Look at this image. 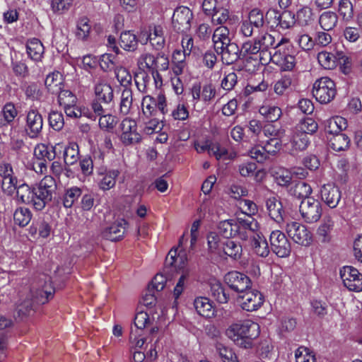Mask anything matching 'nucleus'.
Listing matches in <instances>:
<instances>
[{
    "label": "nucleus",
    "instance_id": "f257e3e1",
    "mask_svg": "<svg viewBox=\"0 0 362 362\" xmlns=\"http://www.w3.org/2000/svg\"><path fill=\"white\" fill-rule=\"evenodd\" d=\"M260 327L250 319L238 320L231 324L226 331V336L238 346L249 349L253 341L259 337Z\"/></svg>",
    "mask_w": 362,
    "mask_h": 362
},
{
    "label": "nucleus",
    "instance_id": "f03ea898",
    "mask_svg": "<svg viewBox=\"0 0 362 362\" xmlns=\"http://www.w3.org/2000/svg\"><path fill=\"white\" fill-rule=\"evenodd\" d=\"M270 62L277 65L284 71H291L296 65L295 57L283 44L279 46L273 53H267V56L263 59L262 64H267Z\"/></svg>",
    "mask_w": 362,
    "mask_h": 362
},
{
    "label": "nucleus",
    "instance_id": "7ed1b4c3",
    "mask_svg": "<svg viewBox=\"0 0 362 362\" xmlns=\"http://www.w3.org/2000/svg\"><path fill=\"white\" fill-rule=\"evenodd\" d=\"M337 93L334 82L328 77L317 79L313 86V95L320 103H328Z\"/></svg>",
    "mask_w": 362,
    "mask_h": 362
},
{
    "label": "nucleus",
    "instance_id": "20e7f679",
    "mask_svg": "<svg viewBox=\"0 0 362 362\" xmlns=\"http://www.w3.org/2000/svg\"><path fill=\"white\" fill-rule=\"evenodd\" d=\"M299 211L305 222L313 223L321 218L322 209L321 204L317 199L310 197L301 201Z\"/></svg>",
    "mask_w": 362,
    "mask_h": 362
},
{
    "label": "nucleus",
    "instance_id": "39448f33",
    "mask_svg": "<svg viewBox=\"0 0 362 362\" xmlns=\"http://www.w3.org/2000/svg\"><path fill=\"white\" fill-rule=\"evenodd\" d=\"M43 119L42 115L34 105L25 111V131L30 139L37 138L42 132Z\"/></svg>",
    "mask_w": 362,
    "mask_h": 362
},
{
    "label": "nucleus",
    "instance_id": "423d86ee",
    "mask_svg": "<svg viewBox=\"0 0 362 362\" xmlns=\"http://www.w3.org/2000/svg\"><path fill=\"white\" fill-rule=\"evenodd\" d=\"M288 235L296 243L309 246L313 242V235L308 228L298 222L291 221L286 224Z\"/></svg>",
    "mask_w": 362,
    "mask_h": 362
},
{
    "label": "nucleus",
    "instance_id": "0eeeda50",
    "mask_svg": "<svg viewBox=\"0 0 362 362\" xmlns=\"http://www.w3.org/2000/svg\"><path fill=\"white\" fill-rule=\"evenodd\" d=\"M271 250L279 257L289 256L291 247L286 235L279 230H273L269 235Z\"/></svg>",
    "mask_w": 362,
    "mask_h": 362
},
{
    "label": "nucleus",
    "instance_id": "6e6552de",
    "mask_svg": "<svg viewBox=\"0 0 362 362\" xmlns=\"http://www.w3.org/2000/svg\"><path fill=\"white\" fill-rule=\"evenodd\" d=\"M121 134L119 139L125 146L136 144L141 141V136L137 131V124L135 120L129 118L124 119L119 124Z\"/></svg>",
    "mask_w": 362,
    "mask_h": 362
},
{
    "label": "nucleus",
    "instance_id": "1a4fd4ad",
    "mask_svg": "<svg viewBox=\"0 0 362 362\" xmlns=\"http://www.w3.org/2000/svg\"><path fill=\"white\" fill-rule=\"evenodd\" d=\"M235 236L246 240L250 238H253L258 233L259 224L252 216H247L245 218H238L235 220Z\"/></svg>",
    "mask_w": 362,
    "mask_h": 362
},
{
    "label": "nucleus",
    "instance_id": "9d476101",
    "mask_svg": "<svg viewBox=\"0 0 362 362\" xmlns=\"http://www.w3.org/2000/svg\"><path fill=\"white\" fill-rule=\"evenodd\" d=\"M193 14L187 6H179L175 9L172 17L173 29L177 33H185L191 28Z\"/></svg>",
    "mask_w": 362,
    "mask_h": 362
},
{
    "label": "nucleus",
    "instance_id": "9b49d317",
    "mask_svg": "<svg viewBox=\"0 0 362 362\" xmlns=\"http://www.w3.org/2000/svg\"><path fill=\"white\" fill-rule=\"evenodd\" d=\"M340 276L345 287L349 291H362V274L351 266H344L340 269Z\"/></svg>",
    "mask_w": 362,
    "mask_h": 362
},
{
    "label": "nucleus",
    "instance_id": "f8f14e48",
    "mask_svg": "<svg viewBox=\"0 0 362 362\" xmlns=\"http://www.w3.org/2000/svg\"><path fill=\"white\" fill-rule=\"evenodd\" d=\"M241 308L248 312L258 310L264 303V296L256 289L249 288L238 295Z\"/></svg>",
    "mask_w": 362,
    "mask_h": 362
},
{
    "label": "nucleus",
    "instance_id": "ddd939ff",
    "mask_svg": "<svg viewBox=\"0 0 362 362\" xmlns=\"http://www.w3.org/2000/svg\"><path fill=\"white\" fill-rule=\"evenodd\" d=\"M224 280L229 288L237 292L238 295L251 288L250 279L245 274L237 271L227 273L224 276Z\"/></svg>",
    "mask_w": 362,
    "mask_h": 362
},
{
    "label": "nucleus",
    "instance_id": "4468645a",
    "mask_svg": "<svg viewBox=\"0 0 362 362\" xmlns=\"http://www.w3.org/2000/svg\"><path fill=\"white\" fill-rule=\"evenodd\" d=\"M256 39L258 46L260 47L261 49L260 63L262 64L263 59L267 56V53H273V52L270 50L271 49L274 52L279 46H281L284 42L288 41L286 39L282 37L278 42H276L274 36L268 33L260 35L256 37Z\"/></svg>",
    "mask_w": 362,
    "mask_h": 362
},
{
    "label": "nucleus",
    "instance_id": "2eb2a0df",
    "mask_svg": "<svg viewBox=\"0 0 362 362\" xmlns=\"http://www.w3.org/2000/svg\"><path fill=\"white\" fill-rule=\"evenodd\" d=\"M146 38L144 40V44L150 42L151 45L156 50H161L165 45V30L160 25H151L148 27V30L146 33Z\"/></svg>",
    "mask_w": 362,
    "mask_h": 362
},
{
    "label": "nucleus",
    "instance_id": "dca6fc26",
    "mask_svg": "<svg viewBox=\"0 0 362 362\" xmlns=\"http://www.w3.org/2000/svg\"><path fill=\"white\" fill-rule=\"evenodd\" d=\"M265 18L268 23H270V19L274 18V24L283 29L291 28L295 23V16L289 11H284L279 14L276 10L269 9L266 13Z\"/></svg>",
    "mask_w": 362,
    "mask_h": 362
},
{
    "label": "nucleus",
    "instance_id": "f3484780",
    "mask_svg": "<svg viewBox=\"0 0 362 362\" xmlns=\"http://www.w3.org/2000/svg\"><path fill=\"white\" fill-rule=\"evenodd\" d=\"M166 262L175 268L178 267L182 270V274L178 279L176 285L180 286H185L187 277L189 276V269H185V264L187 262V257L185 255H180V254L177 256V250H170L167 258Z\"/></svg>",
    "mask_w": 362,
    "mask_h": 362
},
{
    "label": "nucleus",
    "instance_id": "a211bd4d",
    "mask_svg": "<svg viewBox=\"0 0 362 362\" xmlns=\"http://www.w3.org/2000/svg\"><path fill=\"white\" fill-rule=\"evenodd\" d=\"M95 99L100 100L105 105H109L113 100L114 93L110 84L105 79L98 78L94 83Z\"/></svg>",
    "mask_w": 362,
    "mask_h": 362
},
{
    "label": "nucleus",
    "instance_id": "6ab92c4d",
    "mask_svg": "<svg viewBox=\"0 0 362 362\" xmlns=\"http://www.w3.org/2000/svg\"><path fill=\"white\" fill-rule=\"evenodd\" d=\"M54 288L49 278H46L39 288L33 291V300L38 304H45L54 297Z\"/></svg>",
    "mask_w": 362,
    "mask_h": 362
},
{
    "label": "nucleus",
    "instance_id": "aec40b11",
    "mask_svg": "<svg viewBox=\"0 0 362 362\" xmlns=\"http://www.w3.org/2000/svg\"><path fill=\"white\" fill-rule=\"evenodd\" d=\"M98 175L101 176L98 181V187L103 191L113 188L116 184V179L119 175L117 169L107 170L102 167L97 170Z\"/></svg>",
    "mask_w": 362,
    "mask_h": 362
},
{
    "label": "nucleus",
    "instance_id": "412c9836",
    "mask_svg": "<svg viewBox=\"0 0 362 362\" xmlns=\"http://www.w3.org/2000/svg\"><path fill=\"white\" fill-rule=\"evenodd\" d=\"M221 56L222 62L226 64H232L241 59L240 49L235 42H230L219 49L216 50Z\"/></svg>",
    "mask_w": 362,
    "mask_h": 362
},
{
    "label": "nucleus",
    "instance_id": "4be33fe9",
    "mask_svg": "<svg viewBox=\"0 0 362 362\" xmlns=\"http://www.w3.org/2000/svg\"><path fill=\"white\" fill-rule=\"evenodd\" d=\"M321 198L330 208H335L341 199V192L338 187L333 185H325L320 189Z\"/></svg>",
    "mask_w": 362,
    "mask_h": 362
},
{
    "label": "nucleus",
    "instance_id": "5701e85b",
    "mask_svg": "<svg viewBox=\"0 0 362 362\" xmlns=\"http://www.w3.org/2000/svg\"><path fill=\"white\" fill-rule=\"evenodd\" d=\"M127 222L124 219H119L106 228L102 233L103 238L111 241H117L123 237Z\"/></svg>",
    "mask_w": 362,
    "mask_h": 362
},
{
    "label": "nucleus",
    "instance_id": "b1692460",
    "mask_svg": "<svg viewBox=\"0 0 362 362\" xmlns=\"http://www.w3.org/2000/svg\"><path fill=\"white\" fill-rule=\"evenodd\" d=\"M289 136L292 153L305 150L310 144L308 135L297 131L295 128L291 132Z\"/></svg>",
    "mask_w": 362,
    "mask_h": 362
},
{
    "label": "nucleus",
    "instance_id": "393cba45",
    "mask_svg": "<svg viewBox=\"0 0 362 362\" xmlns=\"http://www.w3.org/2000/svg\"><path fill=\"white\" fill-rule=\"evenodd\" d=\"M56 156V146L52 145L38 144L34 148L33 156L38 160L52 161L55 159Z\"/></svg>",
    "mask_w": 362,
    "mask_h": 362
},
{
    "label": "nucleus",
    "instance_id": "a878e982",
    "mask_svg": "<svg viewBox=\"0 0 362 362\" xmlns=\"http://www.w3.org/2000/svg\"><path fill=\"white\" fill-rule=\"evenodd\" d=\"M334 227V221L330 215L325 216L317 230V235L322 243L331 240V232Z\"/></svg>",
    "mask_w": 362,
    "mask_h": 362
},
{
    "label": "nucleus",
    "instance_id": "bb28decb",
    "mask_svg": "<svg viewBox=\"0 0 362 362\" xmlns=\"http://www.w3.org/2000/svg\"><path fill=\"white\" fill-rule=\"evenodd\" d=\"M241 57L251 58L260 62L261 49L258 46L257 39L245 42L240 49Z\"/></svg>",
    "mask_w": 362,
    "mask_h": 362
},
{
    "label": "nucleus",
    "instance_id": "cd10ccee",
    "mask_svg": "<svg viewBox=\"0 0 362 362\" xmlns=\"http://www.w3.org/2000/svg\"><path fill=\"white\" fill-rule=\"evenodd\" d=\"M293 76L285 74L274 82V91L278 95H286L293 90Z\"/></svg>",
    "mask_w": 362,
    "mask_h": 362
},
{
    "label": "nucleus",
    "instance_id": "c85d7f7f",
    "mask_svg": "<svg viewBox=\"0 0 362 362\" xmlns=\"http://www.w3.org/2000/svg\"><path fill=\"white\" fill-rule=\"evenodd\" d=\"M52 199V196L45 192V191L38 186H35L33 189L32 201L30 202L29 204L32 205L36 210L41 211Z\"/></svg>",
    "mask_w": 362,
    "mask_h": 362
},
{
    "label": "nucleus",
    "instance_id": "c756f323",
    "mask_svg": "<svg viewBox=\"0 0 362 362\" xmlns=\"http://www.w3.org/2000/svg\"><path fill=\"white\" fill-rule=\"evenodd\" d=\"M266 206L269 216L276 223L284 220L283 206L280 201L275 197L269 198L266 202Z\"/></svg>",
    "mask_w": 362,
    "mask_h": 362
},
{
    "label": "nucleus",
    "instance_id": "7c9ffc66",
    "mask_svg": "<svg viewBox=\"0 0 362 362\" xmlns=\"http://www.w3.org/2000/svg\"><path fill=\"white\" fill-rule=\"evenodd\" d=\"M229 33V29L223 25L219 26L214 30L212 35V41L215 51L231 42Z\"/></svg>",
    "mask_w": 362,
    "mask_h": 362
},
{
    "label": "nucleus",
    "instance_id": "2f4dec72",
    "mask_svg": "<svg viewBox=\"0 0 362 362\" xmlns=\"http://www.w3.org/2000/svg\"><path fill=\"white\" fill-rule=\"evenodd\" d=\"M225 240V238H221L216 233L210 232L207 235L209 252L221 257L223 255Z\"/></svg>",
    "mask_w": 362,
    "mask_h": 362
},
{
    "label": "nucleus",
    "instance_id": "473e14b6",
    "mask_svg": "<svg viewBox=\"0 0 362 362\" xmlns=\"http://www.w3.org/2000/svg\"><path fill=\"white\" fill-rule=\"evenodd\" d=\"M26 49L28 57L36 62L42 59L45 52L42 43L37 38H33L28 41Z\"/></svg>",
    "mask_w": 362,
    "mask_h": 362
},
{
    "label": "nucleus",
    "instance_id": "72a5a7b5",
    "mask_svg": "<svg viewBox=\"0 0 362 362\" xmlns=\"http://www.w3.org/2000/svg\"><path fill=\"white\" fill-rule=\"evenodd\" d=\"M252 246L254 252L259 257H266L270 252L267 239L260 233H256L253 236Z\"/></svg>",
    "mask_w": 362,
    "mask_h": 362
},
{
    "label": "nucleus",
    "instance_id": "f704fd0d",
    "mask_svg": "<svg viewBox=\"0 0 362 362\" xmlns=\"http://www.w3.org/2000/svg\"><path fill=\"white\" fill-rule=\"evenodd\" d=\"M141 111L139 115V119L156 117L158 111L156 105V98L150 95L144 96L141 102Z\"/></svg>",
    "mask_w": 362,
    "mask_h": 362
},
{
    "label": "nucleus",
    "instance_id": "c9c22d12",
    "mask_svg": "<svg viewBox=\"0 0 362 362\" xmlns=\"http://www.w3.org/2000/svg\"><path fill=\"white\" fill-rule=\"evenodd\" d=\"M347 127V121L345 118L337 116L327 121L325 124V132L334 136L337 134H341L342 130Z\"/></svg>",
    "mask_w": 362,
    "mask_h": 362
},
{
    "label": "nucleus",
    "instance_id": "e433bc0d",
    "mask_svg": "<svg viewBox=\"0 0 362 362\" xmlns=\"http://www.w3.org/2000/svg\"><path fill=\"white\" fill-rule=\"evenodd\" d=\"M45 84L48 91L52 94L59 92V90L64 86L62 74L59 71L48 74L45 78Z\"/></svg>",
    "mask_w": 362,
    "mask_h": 362
},
{
    "label": "nucleus",
    "instance_id": "4c0bfd02",
    "mask_svg": "<svg viewBox=\"0 0 362 362\" xmlns=\"http://www.w3.org/2000/svg\"><path fill=\"white\" fill-rule=\"evenodd\" d=\"M259 114L269 122L277 121L282 112L278 106L264 103L259 109Z\"/></svg>",
    "mask_w": 362,
    "mask_h": 362
},
{
    "label": "nucleus",
    "instance_id": "58836bf2",
    "mask_svg": "<svg viewBox=\"0 0 362 362\" xmlns=\"http://www.w3.org/2000/svg\"><path fill=\"white\" fill-rule=\"evenodd\" d=\"M181 49H175L172 56L173 71L176 76L182 74L186 67V57Z\"/></svg>",
    "mask_w": 362,
    "mask_h": 362
},
{
    "label": "nucleus",
    "instance_id": "ea45409f",
    "mask_svg": "<svg viewBox=\"0 0 362 362\" xmlns=\"http://www.w3.org/2000/svg\"><path fill=\"white\" fill-rule=\"evenodd\" d=\"M194 306L197 313L205 317H210L214 315L212 305L209 298L198 297L194 301Z\"/></svg>",
    "mask_w": 362,
    "mask_h": 362
},
{
    "label": "nucleus",
    "instance_id": "a19ab883",
    "mask_svg": "<svg viewBox=\"0 0 362 362\" xmlns=\"http://www.w3.org/2000/svg\"><path fill=\"white\" fill-rule=\"evenodd\" d=\"M289 193L298 199H307L310 198V195L312 193V188L304 181H299L295 183L291 187Z\"/></svg>",
    "mask_w": 362,
    "mask_h": 362
},
{
    "label": "nucleus",
    "instance_id": "79ce46f5",
    "mask_svg": "<svg viewBox=\"0 0 362 362\" xmlns=\"http://www.w3.org/2000/svg\"><path fill=\"white\" fill-rule=\"evenodd\" d=\"M242 245L231 239H226L223 250V255H226L233 259H238L242 255Z\"/></svg>",
    "mask_w": 362,
    "mask_h": 362
},
{
    "label": "nucleus",
    "instance_id": "37998d69",
    "mask_svg": "<svg viewBox=\"0 0 362 362\" xmlns=\"http://www.w3.org/2000/svg\"><path fill=\"white\" fill-rule=\"evenodd\" d=\"M337 13L329 11L323 12L319 18L320 27L327 31L332 30L337 25Z\"/></svg>",
    "mask_w": 362,
    "mask_h": 362
},
{
    "label": "nucleus",
    "instance_id": "c03bdc74",
    "mask_svg": "<svg viewBox=\"0 0 362 362\" xmlns=\"http://www.w3.org/2000/svg\"><path fill=\"white\" fill-rule=\"evenodd\" d=\"M79 159V148L74 142L69 143L64 151V160L67 165L75 164Z\"/></svg>",
    "mask_w": 362,
    "mask_h": 362
},
{
    "label": "nucleus",
    "instance_id": "a18cd8bd",
    "mask_svg": "<svg viewBox=\"0 0 362 362\" xmlns=\"http://www.w3.org/2000/svg\"><path fill=\"white\" fill-rule=\"evenodd\" d=\"M350 139L345 134H337L329 138V145L335 151L346 150L349 145Z\"/></svg>",
    "mask_w": 362,
    "mask_h": 362
},
{
    "label": "nucleus",
    "instance_id": "49530a36",
    "mask_svg": "<svg viewBox=\"0 0 362 362\" xmlns=\"http://www.w3.org/2000/svg\"><path fill=\"white\" fill-rule=\"evenodd\" d=\"M119 45L124 50L134 51L138 45L136 36L131 31L122 32L120 35Z\"/></svg>",
    "mask_w": 362,
    "mask_h": 362
},
{
    "label": "nucleus",
    "instance_id": "de8ad7c7",
    "mask_svg": "<svg viewBox=\"0 0 362 362\" xmlns=\"http://www.w3.org/2000/svg\"><path fill=\"white\" fill-rule=\"evenodd\" d=\"M133 105V93L129 88H124L122 91L120 98V112L124 115L130 113Z\"/></svg>",
    "mask_w": 362,
    "mask_h": 362
},
{
    "label": "nucleus",
    "instance_id": "09e8293b",
    "mask_svg": "<svg viewBox=\"0 0 362 362\" xmlns=\"http://www.w3.org/2000/svg\"><path fill=\"white\" fill-rule=\"evenodd\" d=\"M216 351L222 362H239L235 353L230 347L218 343L216 345Z\"/></svg>",
    "mask_w": 362,
    "mask_h": 362
},
{
    "label": "nucleus",
    "instance_id": "8fccbe9b",
    "mask_svg": "<svg viewBox=\"0 0 362 362\" xmlns=\"http://www.w3.org/2000/svg\"><path fill=\"white\" fill-rule=\"evenodd\" d=\"M211 292L212 296L220 303H226L230 298L228 291L218 281L211 284Z\"/></svg>",
    "mask_w": 362,
    "mask_h": 362
},
{
    "label": "nucleus",
    "instance_id": "3c124183",
    "mask_svg": "<svg viewBox=\"0 0 362 362\" xmlns=\"http://www.w3.org/2000/svg\"><path fill=\"white\" fill-rule=\"evenodd\" d=\"M32 213L28 208H17L13 214L14 222L19 226L24 227L31 221Z\"/></svg>",
    "mask_w": 362,
    "mask_h": 362
},
{
    "label": "nucleus",
    "instance_id": "603ef678",
    "mask_svg": "<svg viewBox=\"0 0 362 362\" xmlns=\"http://www.w3.org/2000/svg\"><path fill=\"white\" fill-rule=\"evenodd\" d=\"M34 187H30L25 183L19 184L16 192L18 200L23 204H29L33 196Z\"/></svg>",
    "mask_w": 362,
    "mask_h": 362
},
{
    "label": "nucleus",
    "instance_id": "864d4df0",
    "mask_svg": "<svg viewBox=\"0 0 362 362\" xmlns=\"http://www.w3.org/2000/svg\"><path fill=\"white\" fill-rule=\"evenodd\" d=\"M297 21L302 26L311 24L314 21L313 9L309 6H303L296 13Z\"/></svg>",
    "mask_w": 362,
    "mask_h": 362
},
{
    "label": "nucleus",
    "instance_id": "5fc2aeb1",
    "mask_svg": "<svg viewBox=\"0 0 362 362\" xmlns=\"http://www.w3.org/2000/svg\"><path fill=\"white\" fill-rule=\"evenodd\" d=\"M297 131L301 133L304 132L306 135L315 133L317 129V123L311 117H306L301 119L300 122L295 127Z\"/></svg>",
    "mask_w": 362,
    "mask_h": 362
},
{
    "label": "nucleus",
    "instance_id": "6e6d98bb",
    "mask_svg": "<svg viewBox=\"0 0 362 362\" xmlns=\"http://www.w3.org/2000/svg\"><path fill=\"white\" fill-rule=\"evenodd\" d=\"M218 230L225 239L235 236V220L228 219L219 223Z\"/></svg>",
    "mask_w": 362,
    "mask_h": 362
},
{
    "label": "nucleus",
    "instance_id": "4d7b16f0",
    "mask_svg": "<svg viewBox=\"0 0 362 362\" xmlns=\"http://www.w3.org/2000/svg\"><path fill=\"white\" fill-rule=\"evenodd\" d=\"M263 133L269 138H285V129L279 124L269 122L263 126Z\"/></svg>",
    "mask_w": 362,
    "mask_h": 362
},
{
    "label": "nucleus",
    "instance_id": "13d9d810",
    "mask_svg": "<svg viewBox=\"0 0 362 362\" xmlns=\"http://www.w3.org/2000/svg\"><path fill=\"white\" fill-rule=\"evenodd\" d=\"M90 25L86 17H82L77 21L76 35L78 39L85 40L89 35Z\"/></svg>",
    "mask_w": 362,
    "mask_h": 362
},
{
    "label": "nucleus",
    "instance_id": "bf43d9fd",
    "mask_svg": "<svg viewBox=\"0 0 362 362\" xmlns=\"http://www.w3.org/2000/svg\"><path fill=\"white\" fill-rule=\"evenodd\" d=\"M64 108L66 116L71 118H79L82 116H85L89 119L93 117V115L88 112V109L78 108L75 106V104L65 105Z\"/></svg>",
    "mask_w": 362,
    "mask_h": 362
},
{
    "label": "nucleus",
    "instance_id": "052dcab7",
    "mask_svg": "<svg viewBox=\"0 0 362 362\" xmlns=\"http://www.w3.org/2000/svg\"><path fill=\"white\" fill-rule=\"evenodd\" d=\"M81 195V189L79 187H73L67 189L64 196V206L66 208L71 207Z\"/></svg>",
    "mask_w": 362,
    "mask_h": 362
},
{
    "label": "nucleus",
    "instance_id": "680f3d73",
    "mask_svg": "<svg viewBox=\"0 0 362 362\" xmlns=\"http://www.w3.org/2000/svg\"><path fill=\"white\" fill-rule=\"evenodd\" d=\"M319 64L325 69H333L336 66V57L332 53L321 52L317 54Z\"/></svg>",
    "mask_w": 362,
    "mask_h": 362
},
{
    "label": "nucleus",
    "instance_id": "e2e57ef3",
    "mask_svg": "<svg viewBox=\"0 0 362 362\" xmlns=\"http://www.w3.org/2000/svg\"><path fill=\"white\" fill-rule=\"evenodd\" d=\"M54 95H57L58 96V101L60 105L65 106L71 104H76V97L71 90L64 89V87Z\"/></svg>",
    "mask_w": 362,
    "mask_h": 362
},
{
    "label": "nucleus",
    "instance_id": "0e129e2a",
    "mask_svg": "<svg viewBox=\"0 0 362 362\" xmlns=\"http://www.w3.org/2000/svg\"><path fill=\"white\" fill-rule=\"evenodd\" d=\"M134 81L137 89L141 93H146L151 82V76L144 71L139 72L135 74Z\"/></svg>",
    "mask_w": 362,
    "mask_h": 362
},
{
    "label": "nucleus",
    "instance_id": "69168bd1",
    "mask_svg": "<svg viewBox=\"0 0 362 362\" xmlns=\"http://www.w3.org/2000/svg\"><path fill=\"white\" fill-rule=\"evenodd\" d=\"M74 0H52L51 8L54 13L63 14L73 5Z\"/></svg>",
    "mask_w": 362,
    "mask_h": 362
},
{
    "label": "nucleus",
    "instance_id": "338daca9",
    "mask_svg": "<svg viewBox=\"0 0 362 362\" xmlns=\"http://www.w3.org/2000/svg\"><path fill=\"white\" fill-rule=\"evenodd\" d=\"M248 153L251 158L256 160L258 163L264 162L269 156L264 146H255L249 151Z\"/></svg>",
    "mask_w": 362,
    "mask_h": 362
},
{
    "label": "nucleus",
    "instance_id": "774afa93",
    "mask_svg": "<svg viewBox=\"0 0 362 362\" xmlns=\"http://www.w3.org/2000/svg\"><path fill=\"white\" fill-rule=\"evenodd\" d=\"M296 362H315V357L308 348L300 346L295 352Z\"/></svg>",
    "mask_w": 362,
    "mask_h": 362
}]
</instances>
